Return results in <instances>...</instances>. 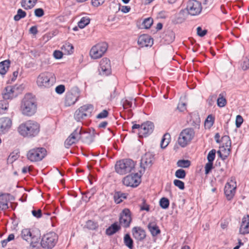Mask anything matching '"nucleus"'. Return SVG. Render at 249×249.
Listing matches in <instances>:
<instances>
[{"instance_id": "680f3d73", "label": "nucleus", "mask_w": 249, "mask_h": 249, "mask_svg": "<svg viewBox=\"0 0 249 249\" xmlns=\"http://www.w3.org/2000/svg\"><path fill=\"white\" fill-rule=\"evenodd\" d=\"M18 157L17 154L14 155V153H11L8 158V161L12 163L15 161Z\"/></svg>"}, {"instance_id": "7ed1b4c3", "label": "nucleus", "mask_w": 249, "mask_h": 249, "mask_svg": "<svg viewBox=\"0 0 249 249\" xmlns=\"http://www.w3.org/2000/svg\"><path fill=\"white\" fill-rule=\"evenodd\" d=\"M135 163L129 159H125L117 161L115 164L116 172L120 175H124L134 170Z\"/></svg>"}, {"instance_id": "2f4dec72", "label": "nucleus", "mask_w": 249, "mask_h": 249, "mask_svg": "<svg viewBox=\"0 0 249 249\" xmlns=\"http://www.w3.org/2000/svg\"><path fill=\"white\" fill-rule=\"evenodd\" d=\"M21 236L23 240L28 242L30 241L32 238V234L30 230L29 229H24L22 230L21 233Z\"/></svg>"}, {"instance_id": "338daca9", "label": "nucleus", "mask_w": 249, "mask_h": 249, "mask_svg": "<svg viewBox=\"0 0 249 249\" xmlns=\"http://www.w3.org/2000/svg\"><path fill=\"white\" fill-rule=\"evenodd\" d=\"M130 7L128 6H123L121 8V11L124 13H126L129 12Z\"/></svg>"}, {"instance_id": "79ce46f5", "label": "nucleus", "mask_w": 249, "mask_h": 249, "mask_svg": "<svg viewBox=\"0 0 249 249\" xmlns=\"http://www.w3.org/2000/svg\"><path fill=\"white\" fill-rule=\"evenodd\" d=\"M85 226L89 230H94L98 227V224L97 223L92 220H89L87 221Z\"/></svg>"}, {"instance_id": "a18cd8bd", "label": "nucleus", "mask_w": 249, "mask_h": 249, "mask_svg": "<svg viewBox=\"0 0 249 249\" xmlns=\"http://www.w3.org/2000/svg\"><path fill=\"white\" fill-rule=\"evenodd\" d=\"M186 174V173L184 170L179 169L176 171L175 175L177 178L183 179L185 178Z\"/></svg>"}, {"instance_id": "ea45409f", "label": "nucleus", "mask_w": 249, "mask_h": 249, "mask_svg": "<svg viewBox=\"0 0 249 249\" xmlns=\"http://www.w3.org/2000/svg\"><path fill=\"white\" fill-rule=\"evenodd\" d=\"M177 165L181 168H188L191 165V161L187 160H180L177 161Z\"/></svg>"}, {"instance_id": "f704fd0d", "label": "nucleus", "mask_w": 249, "mask_h": 249, "mask_svg": "<svg viewBox=\"0 0 249 249\" xmlns=\"http://www.w3.org/2000/svg\"><path fill=\"white\" fill-rule=\"evenodd\" d=\"M124 243L129 249L133 248V240L130 237L129 234H125L124 237Z\"/></svg>"}, {"instance_id": "393cba45", "label": "nucleus", "mask_w": 249, "mask_h": 249, "mask_svg": "<svg viewBox=\"0 0 249 249\" xmlns=\"http://www.w3.org/2000/svg\"><path fill=\"white\" fill-rule=\"evenodd\" d=\"M9 195V194L0 195V210H6L8 208L7 196Z\"/></svg>"}, {"instance_id": "1a4fd4ad", "label": "nucleus", "mask_w": 249, "mask_h": 249, "mask_svg": "<svg viewBox=\"0 0 249 249\" xmlns=\"http://www.w3.org/2000/svg\"><path fill=\"white\" fill-rule=\"evenodd\" d=\"M107 47V44L106 42H102L96 44L90 51V56L93 59L100 58L106 53Z\"/></svg>"}, {"instance_id": "9b49d317", "label": "nucleus", "mask_w": 249, "mask_h": 249, "mask_svg": "<svg viewBox=\"0 0 249 249\" xmlns=\"http://www.w3.org/2000/svg\"><path fill=\"white\" fill-rule=\"evenodd\" d=\"M140 178L137 173L131 174L124 178L123 183L126 186L137 187L140 182Z\"/></svg>"}, {"instance_id": "423d86ee", "label": "nucleus", "mask_w": 249, "mask_h": 249, "mask_svg": "<svg viewBox=\"0 0 249 249\" xmlns=\"http://www.w3.org/2000/svg\"><path fill=\"white\" fill-rule=\"evenodd\" d=\"M57 240V235L54 232H50L43 236L40 244L44 249H51L54 247Z\"/></svg>"}, {"instance_id": "5fc2aeb1", "label": "nucleus", "mask_w": 249, "mask_h": 249, "mask_svg": "<svg viewBox=\"0 0 249 249\" xmlns=\"http://www.w3.org/2000/svg\"><path fill=\"white\" fill-rule=\"evenodd\" d=\"M196 30L197 35L200 37L204 36L207 33V31L206 30H202L201 27H198L196 29Z\"/></svg>"}, {"instance_id": "72a5a7b5", "label": "nucleus", "mask_w": 249, "mask_h": 249, "mask_svg": "<svg viewBox=\"0 0 249 249\" xmlns=\"http://www.w3.org/2000/svg\"><path fill=\"white\" fill-rule=\"evenodd\" d=\"M81 111H83L84 114L89 117L91 116L92 111L93 110V107L91 105H85L79 108Z\"/></svg>"}, {"instance_id": "473e14b6", "label": "nucleus", "mask_w": 249, "mask_h": 249, "mask_svg": "<svg viewBox=\"0 0 249 249\" xmlns=\"http://www.w3.org/2000/svg\"><path fill=\"white\" fill-rule=\"evenodd\" d=\"M171 139L170 134L168 133H166L162 137L160 142V147L162 148H165L169 144L170 140Z\"/></svg>"}, {"instance_id": "4d7b16f0", "label": "nucleus", "mask_w": 249, "mask_h": 249, "mask_svg": "<svg viewBox=\"0 0 249 249\" xmlns=\"http://www.w3.org/2000/svg\"><path fill=\"white\" fill-rule=\"evenodd\" d=\"M44 14V12L42 8H37L35 10V15L37 17H41Z\"/></svg>"}, {"instance_id": "a878e982", "label": "nucleus", "mask_w": 249, "mask_h": 249, "mask_svg": "<svg viewBox=\"0 0 249 249\" xmlns=\"http://www.w3.org/2000/svg\"><path fill=\"white\" fill-rule=\"evenodd\" d=\"M77 97L71 93H68L65 97V104L66 106L73 105L77 100Z\"/></svg>"}, {"instance_id": "c85d7f7f", "label": "nucleus", "mask_w": 249, "mask_h": 249, "mask_svg": "<svg viewBox=\"0 0 249 249\" xmlns=\"http://www.w3.org/2000/svg\"><path fill=\"white\" fill-rule=\"evenodd\" d=\"M37 0H22L21 6L25 9L33 8L37 3Z\"/></svg>"}, {"instance_id": "69168bd1", "label": "nucleus", "mask_w": 249, "mask_h": 249, "mask_svg": "<svg viewBox=\"0 0 249 249\" xmlns=\"http://www.w3.org/2000/svg\"><path fill=\"white\" fill-rule=\"evenodd\" d=\"M185 106L186 104L185 103H181L178 105L177 108L180 111H183L185 109Z\"/></svg>"}, {"instance_id": "3c124183", "label": "nucleus", "mask_w": 249, "mask_h": 249, "mask_svg": "<svg viewBox=\"0 0 249 249\" xmlns=\"http://www.w3.org/2000/svg\"><path fill=\"white\" fill-rule=\"evenodd\" d=\"M108 115V112L107 110L104 109L97 115L96 118L97 119H104L107 118Z\"/></svg>"}, {"instance_id": "ddd939ff", "label": "nucleus", "mask_w": 249, "mask_h": 249, "mask_svg": "<svg viewBox=\"0 0 249 249\" xmlns=\"http://www.w3.org/2000/svg\"><path fill=\"white\" fill-rule=\"evenodd\" d=\"M154 128V124L150 121H147L141 124L140 137H146L151 134Z\"/></svg>"}, {"instance_id": "6e6552de", "label": "nucleus", "mask_w": 249, "mask_h": 249, "mask_svg": "<svg viewBox=\"0 0 249 249\" xmlns=\"http://www.w3.org/2000/svg\"><path fill=\"white\" fill-rule=\"evenodd\" d=\"M201 3L196 0H189L187 3L186 10L192 16L198 15L202 11Z\"/></svg>"}, {"instance_id": "6ab92c4d", "label": "nucleus", "mask_w": 249, "mask_h": 249, "mask_svg": "<svg viewBox=\"0 0 249 249\" xmlns=\"http://www.w3.org/2000/svg\"><path fill=\"white\" fill-rule=\"evenodd\" d=\"M134 238L138 241H142L146 237L145 231L140 227H135L132 229Z\"/></svg>"}, {"instance_id": "2eb2a0df", "label": "nucleus", "mask_w": 249, "mask_h": 249, "mask_svg": "<svg viewBox=\"0 0 249 249\" xmlns=\"http://www.w3.org/2000/svg\"><path fill=\"white\" fill-rule=\"evenodd\" d=\"M12 124V120L8 117L0 118V134H4L8 132Z\"/></svg>"}, {"instance_id": "0e129e2a", "label": "nucleus", "mask_w": 249, "mask_h": 249, "mask_svg": "<svg viewBox=\"0 0 249 249\" xmlns=\"http://www.w3.org/2000/svg\"><path fill=\"white\" fill-rule=\"evenodd\" d=\"M30 53L31 54V56L34 57H37L40 55V53L36 50H31Z\"/></svg>"}, {"instance_id": "37998d69", "label": "nucleus", "mask_w": 249, "mask_h": 249, "mask_svg": "<svg viewBox=\"0 0 249 249\" xmlns=\"http://www.w3.org/2000/svg\"><path fill=\"white\" fill-rule=\"evenodd\" d=\"M160 206L163 209H166L169 206V200L166 197H162L159 202Z\"/></svg>"}, {"instance_id": "4be33fe9", "label": "nucleus", "mask_w": 249, "mask_h": 249, "mask_svg": "<svg viewBox=\"0 0 249 249\" xmlns=\"http://www.w3.org/2000/svg\"><path fill=\"white\" fill-rule=\"evenodd\" d=\"M221 142L223 143V147H225L224 148L225 151L228 154H230L231 152V141L230 138L228 135L223 136L221 138Z\"/></svg>"}, {"instance_id": "bf43d9fd", "label": "nucleus", "mask_w": 249, "mask_h": 249, "mask_svg": "<svg viewBox=\"0 0 249 249\" xmlns=\"http://www.w3.org/2000/svg\"><path fill=\"white\" fill-rule=\"evenodd\" d=\"M105 0H91V4L95 7H98L103 4Z\"/></svg>"}, {"instance_id": "bb28decb", "label": "nucleus", "mask_w": 249, "mask_h": 249, "mask_svg": "<svg viewBox=\"0 0 249 249\" xmlns=\"http://www.w3.org/2000/svg\"><path fill=\"white\" fill-rule=\"evenodd\" d=\"M10 64L9 60H5L0 62V74L4 75L8 70Z\"/></svg>"}, {"instance_id": "c9c22d12", "label": "nucleus", "mask_w": 249, "mask_h": 249, "mask_svg": "<svg viewBox=\"0 0 249 249\" xmlns=\"http://www.w3.org/2000/svg\"><path fill=\"white\" fill-rule=\"evenodd\" d=\"M66 54H71L73 52V46L69 42L65 43L61 48Z\"/></svg>"}, {"instance_id": "f3484780", "label": "nucleus", "mask_w": 249, "mask_h": 249, "mask_svg": "<svg viewBox=\"0 0 249 249\" xmlns=\"http://www.w3.org/2000/svg\"><path fill=\"white\" fill-rule=\"evenodd\" d=\"M78 134L80 140L86 143L89 144L93 141V135L90 132L83 131L82 127H79Z\"/></svg>"}, {"instance_id": "c03bdc74", "label": "nucleus", "mask_w": 249, "mask_h": 249, "mask_svg": "<svg viewBox=\"0 0 249 249\" xmlns=\"http://www.w3.org/2000/svg\"><path fill=\"white\" fill-rule=\"evenodd\" d=\"M26 15V13L25 11L21 9H19L18 10L17 14L14 17V19L15 21H18L21 18H24Z\"/></svg>"}, {"instance_id": "a19ab883", "label": "nucleus", "mask_w": 249, "mask_h": 249, "mask_svg": "<svg viewBox=\"0 0 249 249\" xmlns=\"http://www.w3.org/2000/svg\"><path fill=\"white\" fill-rule=\"evenodd\" d=\"M175 38V34L172 31H169L166 34L164 39L168 43L172 42Z\"/></svg>"}, {"instance_id": "09e8293b", "label": "nucleus", "mask_w": 249, "mask_h": 249, "mask_svg": "<svg viewBox=\"0 0 249 249\" xmlns=\"http://www.w3.org/2000/svg\"><path fill=\"white\" fill-rule=\"evenodd\" d=\"M174 184L180 190H183L185 188L184 182L178 179H175Z\"/></svg>"}, {"instance_id": "4c0bfd02", "label": "nucleus", "mask_w": 249, "mask_h": 249, "mask_svg": "<svg viewBox=\"0 0 249 249\" xmlns=\"http://www.w3.org/2000/svg\"><path fill=\"white\" fill-rule=\"evenodd\" d=\"M90 22V18L88 17H83L81 18L80 20L78 23V27L83 29L87 25H88Z\"/></svg>"}, {"instance_id": "5701e85b", "label": "nucleus", "mask_w": 249, "mask_h": 249, "mask_svg": "<svg viewBox=\"0 0 249 249\" xmlns=\"http://www.w3.org/2000/svg\"><path fill=\"white\" fill-rule=\"evenodd\" d=\"M14 88L12 86L6 87L2 92V97L3 99H11L14 97Z\"/></svg>"}, {"instance_id": "aec40b11", "label": "nucleus", "mask_w": 249, "mask_h": 249, "mask_svg": "<svg viewBox=\"0 0 249 249\" xmlns=\"http://www.w3.org/2000/svg\"><path fill=\"white\" fill-rule=\"evenodd\" d=\"M154 155L150 153H146L142 158L141 165L145 166L146 167H150L153 164Z\"/></svg>"}, {"instance_id": "f8f14e48", "label": "nucleus", "mask_w": 249, "mask_h": 249, "mask_svg": "<svg viewBox=\"0 0 249 249\" xmlns=\"http://www.w3.org/2000/svg\"><path fill=\"white\" fill-rule=\"evenodd\" d=\"M236 188V182L232 180L227 182L225 186L224 193L226 198L228 200H231L235 195Z\"/></svg>"}, {"instance_id": "c756f323", "label": "nucleus", "mask_w": 249, "mask_h": 249, "mask_svg": "<svg viewBox=\"0 0 249 249\" xmlns=\"http://www.w3.org/2000/svg\"><path fill=\"white\" fill-rule=\"evenodd\" d=\"M113 198L116 204H119L123 201V199L126 198V195L120 191L116 192L114 193Z\"/></svg>"}, {"instance_id": "b1692460", "label": "nucleus", "mask_w": 249, "mask_h": 249, "mask_svg": "<svg viewBox=\"0 0 249 249\" xmlns=\"http://www.w3.org/2000/svg\"><path fill=\"white\" fill-rule=\"evenodd\" d=\"M121 229L120 226L117 222H115L106 229V233L108 235H112Z\"/></svg>"}, {"instance_id": "49530a36", "label": "nucleus", "mask_w": 249, "mask_h": 249, "mask_svg": "<svg viewBox=\"0 0 249 249\" xmlns=\"http://www.w3.org/2000/svg\"><path fill=\"white\" fill-rule=\"evenodd\" d=\"M153 22V19L151 18H148L144 19L142 24L145 29H149Z\"/></svg>"}, {"instance_id": "9d476101", "label": "nucleus", "mask_w": 249, "mask_h": 249, "mask_svg": "<svg viewBox=\"0 0 249 249\" xmlns=\"http://www.w3.org/2000/svg\"><path fill=\"white\" fill-rule=\"evenodd\" d=\"M131 221L132 218L131 216L130 211L128 209H124L120 215V224L124 228H126L130 226Z\"/></svg>"}, {"instance_id": "774afa93", "label": "nucleus", "mask_w": 249, "mask_h": 249, "mask_svg": "<svg viewBox=\"0 0 249 249\" xmlns=\"http://www.w3.org/2000/svg\"><path fill=\"white\" fill-rule=\"evenodd\" d=\"M37 32V27L36 26H32L30 29V32L33 35H36Z\"/></svg>"}, {"instance_id": "7c9ffc66", "label": "nucleus", "mask_w": 249, "mask_h": 249, "mask_svg": "<svg viewBox=\"0 0 249 249\" xmlns=\"http://www.w3.org/2000/svg\"><path fill=\"white\" fill-rule=\"evenodd\" d=\"M225 92H222L219 95L218 98L217 100V104L220 107H223L227 104V100L225 97Z\"/></svg>"}, {"instance_id": "f257e3e1", "label": "nucleus", "mask_w": 249, "mask_h": 249, "mask_svg": "<svg viewBox=\"0 0 249 249\" xmlns=\"http://www.w3.org/2000/svg\"><path fill=\"white\" fill-rule=\"evenodd\" d=\"M18 130L20 135L23 137L33 138L38 134L40 125L37 122L29 120L20 124Z\"/></svg>"}, {"instance_id": "cd10ccee", "label": "nucleus", "mask_w": 249, "mask_h": 249, "mask_svg": "<svg viewBox=\"0 0 249 249\" xmlns=\"http://www.w3.org/2000/svg\"><path fill=\"white\" fill-rule=\"evenodd\" d=\"M148 229L153 236H157L160 232L158 226L154 223H149L147 225Z\"/></svg>"}, {"instance_id": "13d9d810", "label": "nucleus", "mask_w": 249, "mask_h": 249, "mask_svg": "<svg viewBox=\"0 0 249 249\" xmlns=\"http://www.w3.org/2000/svg\"><path fill=\"white\" fill-rule=\"evenodd\" d=\"M33 215L37 218H40L42 216V211L41 210L38 209L36 210H33L32 211Z\"/></svg>"}, {"instance_id": "4468645a", "label": "nucleus", "mask_w": 249, "mask_h": 249, "mask_svg": "<svg viewBox=\"0 0 249 249\" xmlns=\"http://www.w3.org/2000/svg\"><path fill=\"white\" fill-rule=\"evenodd\" d=\"M100 72L103 75H107L111 72L110 62L109 59L103 58L100 62Z\"/></svg>"}, {"instance_id": "de8ad7c7", "label": "nucleus", "mask_w": 249, "mask_h": 249, "mask_svg": "<svg viewBox=\"0 0 249 249\" xmlns=\"http://www.w3.org/2000/svg\"><path fill=\"white\" fill-rule=\"evenodd\" d=\"M216 151L215 149L211 150L207 155V160L209 162H213L215 157Z\"/></svg>"}, {"instance_id": "8fccbe9b", "label": "nucleus", "mask_w": 249, "mask_h": 249, "mask_svg": "<svg viewBox=\"0 0 249 249\" xmlns=\"http://www.w3.org/2000/svg\"><path fill=\"white\" fill-rule=\"evenodd\" d=\"M213 167V162H208L205 166V174H208L212 170Z\"/></svg>"}, {"instance_id": "603ef678", "label": "nucleus", "mask_w": 249, "mask_h": 249, "mask_svg": "<svg viewBox=\"0 0 249 249\" xmlns=\"http://www.w3.org/2000/svg\"><path fill=\"white\" fill-rule=\"evenodd\" d=\"M243 122V119L241 115H237L236 117L235 125L237 128H239L241 126Z\"/></svg>"}, {"instance_id": "6e6d98bb", "label": "nucleus", "mask_w": 249, "mask_h": 249, "mask_svg": "<svg viewBox=\"0 0 249 249\" xmlns=\"http://www.w3.org/2000/svg\"><path fill=\"white\" fill-rule=\"evenodd\" d=\"M214 118L212 115H209L205 120V124H209L210 126H212L214 123Z\"/></svg>"}, {"instance_id": "39448f33", "label": "nucleus", "mask_w": 249, "mask_h": 249, "mask_svg": "<svg viewBox=\"0 0 249 249\" xmlns=\"http://www.w3.org/2000/svg\"><path fill=\"white\" fill-rule=\"evenodd\" d=\"M53 74L49 72L41 73L36 79V84L40 88H50L53 85Z\"/></svg>"}, {"instance_id": "e2e57ef3", "label": "nucleus", "mask_w": 249, "mask_h": 249, "mask_svg": "<svg viewBox=\"0 0 249 249\" xmlns=\"http://www.w3.org/2000/svg\"><path fill=\"white\" fill-rule=\"evenodd\" d=\"M145 200H143V205L141 206V211H146L147 212L149 211V205L146 204Z\"/></svg>"}, {"instance_id": "052dcab7", "label": "nucleus", "mask_w": 249, "mask_h": 249, "mask_svg": "<svg viewBox=\"0 0 249 249\" xmlns=\"http://www.w3.org/2000/svg\"><path fill=\"white\" fill-rule=\"evenodd\" d=\"M53 56L57 59H60L63 56V53L60 51L55 50L53 52Z\"/></svg>"}, {"instance_id": "f03ea898", "label": "nucleus", "mask_w": 249, "mask_h": 249, "mask_svg": "<svg viewBox=\"0 0 249 249\" xmlns=\"http://www.w3.org/2000/svg\"><path fill=\"white\" fill-rule=\"evenodd\" d=\"M37 104L35 97L30 93L26 94L23 98L20 110L24 115L31 116L36 112Z\"/></svg>"}, {"instance_id": "e433bc0d", "label": "nucleus", "mask_w": 249, "mask_h": 249, "mask_svg": "<svg viewBox=\"0 0 249 249\" xmlns=\"http://www.w3.org/2000/svg\"><path fill=\"white\" fill-rule=\"evenodd\" d=\"M9 103L7 99H3L0 100V113L4 114L8 110Z\"/></svg>"}, {"instance_id": "a211bd4d", "label": "nucleus", "mask_w": 249, "mask_h": 249, "mask_svg": "<svg viewBox=\"0 0 249 249\" xmlns=\"http://www.w3.org/2000/svg\"><path fill=\"white\" fill-rule=\"evenodd\" d=\"M153 43V39L147 35H142L138 39V44L141 47L151 46Z\"/></svg>"}, {"instance_id": "864d4df0", "label": "nucleus", "mask_w": 249, "mask_h": 249, "mask_svg": "<svg viewBox=\"0 0 249 249\" xmlns=\"http://www.w3.org/2000/svg\"><path fill=\"white\" fill-rule=\"evenodd\" d=\"M65 90V86L63 85H60L55 88V92L59 94H62Z\"/></svg>"}, {"instance_id": "58836bf2", "label": "nucleus", "mask_w": 249, "mask_h": 249, "mask_svg": "<svg viewBox=\"0 0 249 249\" xmlns=\"http://www.w3.org/2000/svg\"><path fill=\"white\" fill-rule=\"evenodd\" d=\"M74 117L75 120L77 121H80L81 120L84 119L88 116L86 115V113L84 114L83 112L81 111V109L79 108L75 112Z\"/></svg>"}, {"instance_id": "20e7f679", "label": "nucleus", "mask_w": 249, "mask_h": 249, "mask_svg": "<svg viewBox=\"0 0 249 249\" xmlns=\"http://www.w3.org/2000/svg\"><path fill=\"white\" fill-rule=\"evenodd\" d=\"M195 136V131L192 128H187L183 129L180 133L178 143L182 147H185L188 145Z\"/></svg>"}, {"instance_id": "0eeeda50", "label": "nucleus", "mask_w": 249, "mask_h": 249, "mask_svg": "<svg viewBox=\"0 0 249 249\" xmlns=\"http://www.w3.org/2000/svg\"><path fill=\"white\" fill-rule=\"evenodd\" d=\"M47 151L43 147H37L30 150L27 154V159L32 162L41 160L46 155Z\"/></svg>"}, {"instance_id": "dca6fc26", "label": "nucleus", "mask_w": 249, "mask_h": 249, "mask_svg": "<svg viewBox=\"0 0 249 249\" xmlns=\"http://www.w3.org/2000/svg\"><path fill=\"white\" fill-rule=\"evenodd\" d=\"M79 127H77L74 131L69 136L65 142V145L66 148H69L74 143H76L80 140L79 137L78 131Z\"/></svg>"}, {"instance_id": "412c9836", "label": "nucleus", "mask_w": 249, "mask_h": 249, "mask_svg": "<svg viewBox=\"0 0 249 249\" xmlns=\"http://www.w3.org/2000/svg\"><path fill=\"white\" fill-rule=\"evenodd\" d=\"M239 232L242 234L249 233V215H248L247 217L243 218Z\"/></svg>"}]
</instances>
